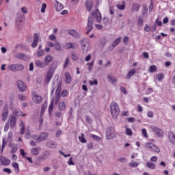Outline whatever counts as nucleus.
<instances>
[{"instance_id":"obj_62","label":"nucleus","mask_w":175,"mask_h":175,"mask_svg":"<svg viewBox=\"0 0 175 175\" xmlns=\"http://www.w3.org/2000/svg\"><path fill=\"white\" fill-rule=\"evenodd\" d=\"M9 122H7L5 124V126H4V132H8V131H9Z\"/></svg>"},{"instance_id":"obj_22","label":"nucleus","mask_w":175,"mask_h":175,"mask_svg":"<svg viewBox=\"0 0 175 175\" xmlns=\"http://www.w3.org/2000/svg\"><path fill=\"white\" fill-rule=\"evenodd\" d=\"M40 147H35L31 148V154H32V155H35V156H38L39 155V152H40Z\"/></svg>"},{"instance_id":"obj_59","label":"nucleus","mask_w":175,"mask_h":175,"mask_svg":"<svg viewBox=\"0 0 175 175\" xmlns=\"http://www.w3.org/2000/svg\"><path fill=\"white\" fill-rule=\"evenodd\" d=\"M68 164L70 165H75V163L73 162V157H70L69 161H68Z\"/></svg>"},{"instance_id":"obj_46","label":"nucleus","mask_w":175,"mask_h":175,"mask_svg":"<svg viewBox=\"0 0 175 175\" xmlns=\"http://www.w3.org/2000/svg\"><path fill=\"white\" fill-rule=\"evenodd\" d=\"M65 107H66V105H65V103L62 102L59 104V110H65Z\"/></svg>"},{"instance_id":"obj_51","label":"nucleus","mask_w":175,"mask_h":175,"mask_svg":"<svg viewBox=\"0 0 175 175\" xmlns=\"http://www.w3.org/2000/svg\"><path fill=\"white\" fill-rule=\"evenodd\" d=\"M142 136L146 137V139L148 138V135H147V130L146 129H143L142 131Z\"/></svg>"},{"instance_id":"obj_29","label":"nucleus","mask_w":175,"mask_h":175,"mask_svg":"<svg viewBox=\"0 0 175 175\" xmlns=\"http://www.w3.org/2000/svg\"><path fill=\"white\" fill-rule=\"evenodd\" d=\"M122 39V38H121V37H119V38H116V39L113 41V44H112L113 47V48H114V47H117V46H118V44H120V43H121Z\"/></svg>"},{"instance_id":"obj_5","label":"nucleus","mask_w":175,"mask_h":175,"mask_svg":"<svg viewBox=\"0 0 175 175\" xmlns=\"http://www.w3.org/2000/svg\"><path fill=\"white\" fill-rule=\"evenodd\" d=\"M14 58L21 61H28V55L25 53L17 52L14 55Z\"/></svg>"},{"instance_id":"obj_20","label":"nucleus","mask_w":175,"mask_h":175,"mask_svg":"<svg viewBox=\"0 0 175 175\" xmlns=\"http://www.w3.org/2000/svg\"><path fill=\"white\" fill-rule=\"evenodd\" d=\"M9 116V110L5 108L3 111V113L1 115L2 120L6 121L8 120V116Z\"/></svg>"},{"instance_id":"obj_3","label":"nucleus","mask_w":175,"mask_h":175,"mask_svg":"<svg viewBox=\"0 0 175 175\" xmlns=\"http://www.w3.org/2000/svg\"><path fill=\"white\" fill-rule=\"evenodd\" d=\"M117 137L116 130L113 126H108L106 130V140H113Z\"/></svg>"},{"instance_id":"obj_18","label":"nucleus","mask_w":175,"mask_h":175,"mask_svg":"<svg viewBox=\"0 0 175 175\" xmlns=\"http://www.w3.org/2000/svg\"><path fill=\"white\" fill-rule=\"evenodd\" d=\"M168 139L170 140V143L175 146V135L173 132L168 133Z\"/></svg>"},{"instance_id":"obj_39","label":"nucleus","mask_w":175,"mask_h":175,"mask_svg":"<svg viewBox=\"0 0 175 175\" xmlns=\"http://www.w3.org/2000/svg\"><path fill=\"white\" fill-rule=\"evenodd\" d=\"M146 166L149 169H155L157 167V165H155V164L154 163H151V162H148L146 164Z\"/></svg>"},{"instance_id":"obj_36","label":"nucleus","mask_w":175,"mask_h":175,"mask_svg":"<svg viewBox=\"0 0 175 175\" xmlns=\"http://www.w3.org/2000/svg\"><path fill=\"white\" fill-rule=\"evenodd\" d=\"M126 128V135H127V136H132V135H133V132L132 131V129H131L130 128H128L127 126L125 127Z\"/></svg>"},{"instance_id":"obj_38","label":"nucleus","mask_w":175,"mask_h":175,"mask_svg":"<svg viewBox=\"0 0 175 175\" xmlns=\"http://www.w3.org/2000/svg\"><path fill=\"white\" fill-rule=\"evenodd\" d=\"M79 140L81 143H87V139L84 138V134L81 133V135L79 137Z\"/></svg>"},{"instance_id":"obj_58","label":"nucleus","mask_w":175,"mask_h":175,"mask_svg":"<svg viewBox=\"0 0 175 175\" xmlns=\"http://www.w3.org/2000/svg\"><path fill=\"white\" fill-rule=\"evenodd\" d=\"M126 121H128V122H135V121H136V119H135V118L133 117L127 118Z\"/></svg>"},{"instance_id":"obj_6","label":"nucleus","mask_w":175,"mask_h":175,"mask_svg":"<svg viewBox=\"0 0 175 175\" xmlns=\"http://www.w3.org/2000/svg\"><path fill=\"white\" fill-rule=\"evenodd\" d=\"M151 129L153 132H154L158 137H159L160 139H162V137H163V131L161 129L155 126H152Z\"/></svg>"},{"instance_id":"obj_27","label":"nucleus","mask_w":175,"mask_h":175,"mask_svg":"<svg viewBox=\"0 0 175 175\" xmlns=\"http://www.w3.org/2000/svg\"><path fill=\"white\" fill-rule=\"evenodd\" d=\"M46 146L49 147V148H55L57 147V144L53 141L47 142Z\"/></svg>"},{"instance_id":"obj_43","label":"nucleus","mask_w":175,"mask_h":175,"mask_svg":"<svg viewBox=\"0 0 175 175\" xmlns=\"http://www.w3.org/2000/svg\"><path fill=\"white\" fill-rule=\"evenodd\" d=\"M46 109H47V102H44L42 107L41 110V115L44 114V111H46Z\"/></svg>"},{"instance_id":"obj_9","label":"nucleus","mask_w":175,"mask_h":175,"mask_svg":"<svg viewBox=\"0 0 175 175\" xmlns=\"http://www.w3.org/2000/svg\"><path fill=\"white\" fill-rule=\"evenodd\" d=\"M9 121L10 124V128L13 129L16 126V124H17V118L14 116V115H10L9 118Z\"/></svg>"},{"instance_id":"obj_61","label":"nucleus","mask_w":175,"mask_h":175,"mask_svg":"<svg viewBox=\"0 0 175 175\" xmlns=\"http://www.w3.org/2000/svg\"><path fill=\"white\" fill-rule=\"evenodd\" d=\"M6 147V142H5V138H3L2 146H1V152L3 151V148Z\"/></svg>"},{"instance_id":"obj_25","label":"nucleus","mask_w":175,"mask_h":175,"mask_svg":"<svg viewBox=\"0 0 175 175\" xmlns=\"http://www.w3.org/2000/svg\"><path fill=\"white\" fill-rule=\"evenodd\" d=\"M53 75H54V71H53V70H49L48 71V73H47V75H46V81L48 83H50V80H51Z\"/></svg>"},{"instance_id":"obj_15","label":"nucleus","mask_w":175,"mask_h":175,"mask_svg":"<svg viewBox=\"0 0 175 175\" xmlns=\"http://www.w3.org/2000/svg\"><path fill=\"white\" fill-rule=\"evenodd\" d=\"M49 137V133L46 132L41 133L38 136V142H43Z\"/></svg>"},{"instance_id":"obj_24","label":"nucleus","mask_w":175,"mask_h":175,"mask_svg":"<svg viewBox=\"0 0 175 175\" xmlns=\"http://www.w3.org/2000/svg\"><path fill=\"white\" fill-rule=\"evenodd\" d=\"M0 161L2 163V165H5V166L10 163V160L5 158V157L3 156H0Z\"/></svg>"},{"instance_id":"obj_45","label":"nucleus","mask_w":175,"mask_h":175,"mask_svg":"<svg viewBox=\"0 0 175 175\" xmlns=\"http://www.w3.org/2000/svg\"><path fill=\"white\" fill-rule=\"evenodd\" d=\"M9 70H12V72H16V64H11L8 66Z\"/></svg>"},{"instance_id":"obj_60","label":"nucleus","mask_w":175,"mask_h":175,"mask_svg":"<svg viewBox=\"0 0 175 175\" xmlns=\"http://www.w3.org/2000/svg\"><path fill=\"white\" fill-rule=\"evenodd\" d=\"M152 92H154V90L152 88H148L146 91L147 95H150V94H152Z\"/></svg>"},{"instance_id":"obj_1","label":"nucleus","mask_w":175,"mask_h":175,"mask_svg":"<svg viewBox=\"0 0 175 175\" xmlns=\"http://www.w3.org/2000/svg\"><path fill=\"white\" fill-rule=\"evenodd\" d=\"M61 85L62 83L57 79L53 83V90H52V94L54 92V90H55V88H57L55 94L56 96L53 98L51 105L49 107V114H51V111H53V109L54 107V105H57L58 102H59V94H61Z\"/></svg>"},{"instance_id":"obj_31","label":"nucleus","mask_w":175,"mask_h":175,"mask_svg":"<svg viewBox=\"0 0 175 175\" xmlns=\"http://www.w3.org/2000/svg\"><path fill=\"white\" fill-rule=\"evenodd\" d=\"M65 47L67 49H75L76 47V44L75 43H70V42H67L65 44Z\"/></svg>"},{"instance_id":"obj_21","label":"nucleus","mask_w":175,"mask_h":175,"mask_svg":"<svg viewBox=\"0 0 175 175\" xmlns=\"http://www.w3.org/2000/svg\"><path fill=\"white\" fill-rule=\"evenodd\" d=\"M68 35L73 36V38H80V33H79L76 30H68Z\"/></svg>"},{"instance_id":"obj_63","label":"nucleus","mask_w":175,"mask_h":175,"mask_svg":"<svg viewBox=\"0 0 175 175\" xmlns=\"http://www.w3.org/2000/svg\"><path fill=\"white\" fill-rule=\"evenodd\" d=\"M118 161H119L120 162L124 163V162L126 161V158H125V157H120L119 159H118Z\"/></svg>"},{"instance_id":"obj_37","label":"nucleus","mask_w":175,"mask_h":175,"mask_svg":"<svg viewBox=\"0 0 175 175\" xmlns=\"http://www.w3.org/2000/svg\"><path fill=\"white\" fill-rule=\"evenodd\" d=\"M55 49L56 51H61V50H62V47L61 46V44H59V42H56L55 44Z\"/></svg>"},{"instance_id":"obj_47","label":"nucleus","mask_w":175,"mask_h":175,"mask_svg":"<svg viewBox=\"0 0 175 175\" xmlns=\"http://www.w3.org/2000/svg\"><path fill=\"white\" fill-rule=\"evenodd\" d=\"M13 114H14V116H17L18 117H20L22 114V112L20 109H15L13 111Z\"/></svg>"},{"instance_id":"obj_8","label":"nucleus","mask_w":175,"mask_h":175,"mask_svg":"<svg viewBox=\"0 0 175 175\" xmlns=\"http://www.w3.org/2000/svg\"><path fill=\"white\" fill-rule=\"evenodd\" d=\"M17 87L20 92H25V90H27V85L25 84V83L20 80L17 81Z\"/></svg>"},{"instance_id":"obj_11","label":"nucleus","mask_w":175,"mask_h":175,"mask_svg":"<svg viewBox=\"0 0 175 175\" xmlns=\"http://www.w3.org/2000/svg\"><path fill=\"white\" fill-rule=\"evenodd\" d=\"M146 146L148 148H150V150H152L154 152H159L161 151L159 148L152 143H146Z\"/></svg>"},{"instance_id":"obj_14","label":"nucleus","mask_w":175,"mask_h":175,"mask_svg":"<svg viewBox=\"0 0 175 175\" xmlns=\"http://www.w3.org/2000/svg\"><path fill=\"white\" fill-rule=\"evenodd\" d=\"M38 43H39V36L38 35V33H34L33 41L31 44V47H33V49H35V47L38 46Z\"/></svg>"},{"instance_id":"obj_49","label":"nucleus","mask_w":175,"mask_h":175,"mask_svg":"<svg viewBox=\"0 0 175 175\" xmlns=\"http://www.w3.org/2000/svg\"><path fill=\"white\" fill-rule=\"evenodd\" d=\"M90 85H98V79H94V81H89Z\"/></svg>"},{"instance_id":"obj_48","label":"nucleus","mask_w":175,"mask_h":175,"mask_svg":"<svg viewBox=\"0 0 175 175\" xmlns=\"http://www.w3.org/2000/svg\"><path fill=\"white\" fill-rule=\"evenodd\" d=\"M21 135H24L25 132V129H24V123L23 122V121L21 122Z\"/></svg>"},{"instance_id":"obj_16","label":"nucleus","mask_w":175,"mask_h":175,"mask_svg":"<svg viewBox=\"0 0 175 175\" xmlns=\"http://www.w3.org/2000/svg\"><path fill=\"white\" fill-rule=\"evenodd\" d=\"M32 100L34 102V103L39 104L40 103V102H42V96L36 94H33Z\"/></svg>"},{"instance_id":"obj_50","label":"nucleus","mask_w":175,"mask_h":175,"mask_svg":"<svg viewBox=\"0 0 175 175\" xmlns=\"http://www.w3.org/2000/svg\"><path fill=\"white\" fill-rule=\"evenodd\" d=\"M43 54H44V51H43V49L38 50L37 51L36 57H42V55H43Z\"/></svg>"},{"instance_id":"obj_28","label":"nucleus","mask_w":175,"mask_h":175,"mask_svg":"<svg viewBox=\"0 0 175 175\" xmlns=\"http://www.w3.org/2000/svg\"><path fill=\"white\" fill-rule=\"evenodd\" d=\"M66 79L65 81L67 83V84H70L72 83V75L69 74V72L65 73Z\"/></svg>"},{"instance_id":"obj_7","label":"nucleus","mask_w":175,"mask_h":175,"mask_svg":"<svg viewBox=\"0 0 175 175\" xmlns=\"http://www.w3.org/2000/svg\"><path fill=\"white\" fill-rule=\"evenodd\" d=\"M81 47L83 49V54H87L88 51V38H83L81 41Z\"/></svg>"},{"instance_id":"obj_42","label":"nucleus","mask_w":175,"mask_h":175,"mask_svg":"<svg viewBox=\"0 0 175 175\" xmlns=\"http://www.w3.org/2000/svg\"><path fill=\"white\" fill-rule=\"evenodd\" d=\"M149 72H150V73H155V72H157V66L155 65L150 66L149 68Z\"/></svg>"},{"instance_id":"obj_55","label":"nucleus","mask_w":175,"mask_h":175,"mask_svg":"<svg viewBox=\"0 0 175 175\" xmlns=\"http://www.w3.org/2000/svg\"><path fill=\"white\" fill-rule=\"evenodd\" d=\"M103 24H105V25H108L109 23H110V21L109 20L108 18L105 17L103 19Z\"/></svg>"},{"instance_id":"obj_26","label":"nucleus","mask_w":175,"mask_h":175,"mask_svg":"<svg viewBox=\"0 0 175 175\" xmlns=\"http://www.w3.org/2000/svg\"><path fill=\"white\" fill-rule=\"evenodd\" d=\"M55 2H56V4L55 5V8L57 12H61V10L64 9V5L61 3L58 2V1L57 0L55 1Z\"/></svg>"},{"instance_id":"obj_33","label":"nucleus","mask_w":175,"mask_h":175,"mask_svg":"<svg viewBox=\"0 0 175 175\" xmlns=\"http://www.w3.org/2000/svg\"><path fill=\"white\" fill-rule=\"evenodd\" d=\"M143 23H144L143 16H139L138 21H137L138 28L143 27Z\"/></svg>"},{"instance_id":"obj_54","label":"nucleus","mask_w":175,"mask_h":175,"mask_svg":"<svg viewBox=\"0 0 175 175\" xmlns=\"http://www.w3.org/2000/svg\"><path fill=\"white\" fill-rule=\"evenodd\" d=\"M18 99H20V100H25L27 99V96L21 94L18 95Z\"/></svg>"},{"instance_id":"obj_52","label":"nucleus","mask_w":175,"mask_h":175,"mask_svg":"<svg viewBox=\"0 0 175 175\" xmlns=\"http://www.w3.org/2000/svg\"><path fill=\"white\" fill-rule=\"evenodd\" d=\"M47 8V4L44 3L42 4L41 12L44 13L46 12V8Z\"/></svg>"},{"instance_id":"obj_4","label":"nucleus","mask_w":175,"mask_h":175,"mask_svg":"<svg viewBox=\"0 0 175 175\" xmlns=\"http://www.w3.org/2000/svg\"><path fill=\"white\" fill-rule=\"evenodd\" d=\"M111 114L113 118H117L120 114V107L116 103H112L111 105Z\"/></svg>"},{"instance_id":"obj_13","label":"nucleus","mask_w":175,"mask_h":175,"mask_svg":"<svg viewBox=\"0 0 175 175\" xmlns=\"http://www.w3.org/2000/svg\"><path fill=\"white\" fill-rule=\"evenodd\" d=\"M107 81L113 85H116L117 84V78L111 75H107Z\"/></svg>"},{"instance_id":"obj_34","label":"nucleus","mask_w":175,"mask_h":175,"mask_svg":"<svg viewBox=\"0 0 175 175\" xmlns=\"http://www.w3.org/2000/svg\"><path fill=\"white\" fill-rule=\"evenodd\" d=\"M135 73H136V70L132 69V70H131L129 72V73L127 74L126 78V79H131V76H133V75H135Z\"/></svg>"},{"instance_id":"obj_19","label":"nucleus","mask_w":175,"mask_h":175,"mask_svg":"<svg viewBox=\"0 0 175 175\" xmlns=\"http://www.w3.org/2000/svg\"><path fill=\"white\" fill-rule=\"evenodd\" d=\"M140 9V5L137 3H133L132 4L131 10L133 13H137V11Z\"/></svg>"},{"instance_id":"obj_10","label":"nucleus","mask_w":175,"mask_h":175,"mask_svg":"<svg viewBox=\"0 0 175 175\" xmlns=\"http://www.w3.org/2000/svg\"><path fill=\"white\" fill-rule=\"evenodd\" d=\"M50 157H51V152L50 150H46L42 153L40 159L46 161V159L50 158Z\"/></svg>"},{"instance_id":"obj_2","label":"nucleus","mask_w":175,"mask_h":175,"mask_svg":"<svg viewBox=\"0 0 175 175\" xmlns=\"http://www.w3.org/2000/svg\"><path fill=\"white\" fill-rule=\"evenodd\" d=\"M95 20L97 23H100V21H102V14H100V12H99V10H96V12L92 13V16H89L88 18V25L86 27L87 35H88V33H90V31H92L94 21Z\"/></svg>"},{"instance_id":"obj_57","label":"nucleus","mask_w":175,"mask_h":175,"mask_svg":"<svg viewBox=\"0 0 175 175\" xmlns=\"http://www.w3.org/2000/svg\"><path fill=\"white\" fill-rule=\"evenodd\" d=\"M13 136V134L12 133V132H9L8 133V139H7V142H12V137Z\"/></svg>"},{"instance_id":"obj_23","label":"nucleus","mask_w":175,"mask_h":175,"mask_svg":"<svg viewBox=\"0 0 175 175\" xmlns=\"http://www.w3.org/2000/svg\"><path fill=\"white\" fill-rule=\"evenodd\" d=\"M35 64H36V66H37L38 68H41V69L46 68L45 63L40 60H36Z\"/></svg>"},{"instance_id":"obj_44","label":"nucleus","mask_w":175,"mask_h":175,"mask_svg":"<svg viewBox=\"0 0 175 175\" xmlns=\"http://www.w3.org/2000/svg\"><path fill=\"white\" fill-rule=\"evenodd\" d=\"M163 77H165V75L163 73L157 74V76H156V79L159 81H161V80L163 79Z\"/></svg>"},{"instance_id":"obj_53","label":"nucleus","mask_w":175,"mask_h":175,"mask_svg":"<svg viewBox=\"0 0 175 175\" xmlns=\"http://www.w3.org/2000/svg\"><path fill=\"white\" fill-rule=\"evenodd\" d=\"M90 137H92V139L96 140L97 142H99V140H100V137L99 136L95 135L94 134H91Z\"/></svg>"},{"instance_id":"obj_35","label":"nucleus","mask_w":175,"mask_h":175,"mask_svg":"<svg viewBox=\"0 0 175 175\" xmlns=\"http://www.w3.org/2000/svg\"><path fill=\"white\" fill-rule=\"evenodd\" d=\"M129 166L130 167H137V166H139V164L137 162H136L135 161H132L131 162H130L129 163Z\"/></svg>"},{"instance_id":"obj_30","label":"nucleus","mask_w":175,"mask_h":175,"mask_svg":"<svg viewBox=\"0 0 175 175\" xmlns=\"http://www.w3.org/2000/svg\"><path fill=\"white\" fill-rule=\"evenodd\" d=\"M85 7L87 10H88V12H91V10L92 9V1H91L90 0H88L86 2Z\"/></svg>"},{"instance_id":"obj_17","label":"nucleus","mask_w":175,"mask_h":175,"mask_svg":"<svg viewBox=\"0 0 175 175\" xmlns=\"http://www.w3.org/2000/svg\"><path fill=\"white\" fill-rule=\"evenodd\" d=\"M53 59V56L50 55H46L44 59V63L45 64L46 66H49L50 62H52Z\"/></svg>"},{"instance_id":"obj_41","label":"nucleus","mask_w":175,"mask_h":175,"mask_svg":"<svg viewBox=\"0 0 175 175\" xmlns=\"http://www.w3.org/2000/svg\"><path fill=\"white\" fill-rule=\"evenodd\" d=\"M21 23H23V18H21V17H18L16 20V27H21Z\"/></svg>"},{"instance_id":"obj_56","label":"nucleus","mask_w":175,"mask_h":175,"mask_svg":"<svg viewBox=\"0 0 175 175\" xmlns=\"http://www.w3.org/2000/svg\"><path fill=\"white\" fill-rule=\"evenodd\" d=\"M86 65H88V70H90V72H91L92 67L94 66V62H92L91 63H87Z\"/></svg>"},{"instance_id":"obj_40","label":"nucleus","mask_w":175,"mask_h":175,"mask_svg":"<svg viewBox=\"0 0 175 175\" xmlns=\"http://www.w3.org/2000/svg\"><path fill=\"white\" fill-rule=\"evenodd\" d=\"M16 72L20 70H24V66L23 64H16Z\"/></svg>"},{"instance_id":"obj_32","label":"nucleus","mask_w":175,"mask_h":175,"mask_svg":"<svg viewBox=\"0 0 175 175\" xmlns=\"http://www.w3.org/2000/svg\"><path fill=\"white\" fill-rule=\"evenodd\" d=\"M12 166L15 169L16 173H20V167H18V163L14 162L12 163Z\"/></svg>"},{"instance_id":"obj_12","label":"nucleus","mask_w":175,"mask_h":175,"mask_svg":"<svg viewBox=\"0 0 175 175\" xmlns=\"http://www.w3.org/2000/svg\"><path fill=\"white\" fill-rule=\"evenodd\" d=\"M116 8L119 10H125L126 8V3H125V1H118L116 4Z\"/></svg>"},{"instance_id":"obj_64","label":"nucleus","mask_w":175,"mask_h":175,"mask_svg":"<svg viewBox=\"0 0 175 175\" xmlns=\"http://www.w3.org/2000/svg\"><path fill=\"white\" fill-rule=\"evenodd\" d=\"M16 151H17V146H14L12 148L11 153L12 154H14V152H16Z\"/></svg>"}]
</instances>
